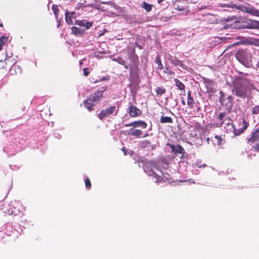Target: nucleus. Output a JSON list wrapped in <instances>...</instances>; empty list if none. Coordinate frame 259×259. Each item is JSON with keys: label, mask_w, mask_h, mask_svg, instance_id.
<instances>
[{"label": "nucleus", "mask_w": 259, "mask_h": 259, "mask_svg": "<svg viewBox=\"0 0 259 259\" xmlns=\"http://www.w3.org/2000/svg\"><path fill=\"white\" fill-rule=\"evenodd\" d=\"M240 81L233 83L232 92L234 95L241 98H248L251 91L255 90L253 84L248 79L243 77H238Z\"/></svg>", "instance_id": "f257e3e1"}, {"label": "nucleus", "mask_w": 259, "mask_h": 259, "mask_svg": "<svg viewBox=\"0 0 259 259\" xmlns=\"http://www.w3.org/2000/svg\"><path fill=\"white\" fill-rule=\"evenodd\" d=\"M219 8H235L243 12L250 14L252 16L259 17V10L250 5L249 4H237L234 2H227L225 3H220L218 4Z\"/></svg>", "instance_id": "f03ea898"}, {"label": "nucleus", "mask_w": 259, "mask_h": 259, "mask_svg": "<svg viewBox=\"0 0 259 259\" xmlns=\"http://www.w3.org/2000/svg\"><path fill=\"white\" fill-rule=\"evenodd\" d=\"M107 87L104 86L98 89L97 92L90 95L83 102L84 107L89 111L92 110V107L96 106L103 97V93L107 90Z\"/></svg>", "instance_id": "7ed1b4c3"}, {"label": "nucleus", "mask_w": 259, "mask_h": 259, "mask_svg": "<svg viewBox=\"0 0 259 259\" xmlns=\"http://www.w3.org/2000/svg\"><path fill=\"white\" fill-rule=\"evenodd\" d=\"M252 53L248 50H239L236 54V58L239 62L247 68L252 66Z\"/></svg>", "instance_id": "20e7f679"}, {"label": "nucleus", "mask_w": 259, "mask_h": 259, "mask_svg": "<svg viewBox=\"0 0 259 259\" xmlns=\"http://www.w3.org/2000/svg\"><path fill=\"white\" fill-rule=\"evenodd\" d=\"M143 169L144 171L147 173L149 176H153V181L155 183H160L162 180L160 176L157 175L154 171V169H157L156 165L155 163L146 161L144 163Z\"/></svg>", "instance_id": "39448f33"}, {"label": "nucleus", "mask_w": 259, "mask_h": 259, "mask_svg": "<svg viewBox=\"0 0 259 259\" xmlns=\"http://www.w3.org/2000/svg\"><path fill=\"white\" fill-rule=\"evenodd\" d=\"M131 58L132 61V64L130 65L131 74L134 78H137L139 76L138 57L136 55H133Z\"/></svg>", "instance_id": "423d86ee"}, {"label": "nucleus", "mask_w": 259, "mask_h": 259, "mask_svg": "<svg viewBox=\"0 0 259 259\" xmlns=\"http://www.w3.org/2000/svg\"><path fill=\"white\" fill-rule=\"evenodd\" d=\"M230 121L231 119L230 117L227 116L226 112H220L218 118L217 119L214 125L216 127H220L223 125V123L229 125Z\"/></svg>", "instance_id": "0eeeda50"}, {"label": "nucleus", "mask_w": 259, "mask_h": 259, "mask_svg": "<svg viewBox=\"0 0 259 259\" xmlns=\"http://www.w3.org/2000/svg\"><path fill=\"white\" fill-rule=\"evenodd\" d=\"M116 106H111L108 108L105 109L104 110H102L100 111V112L98 114V117L103 120L113 114L115 111H116Z\"/></svg>", "instance_id": "6e6552de"}, {"label": "nucleus", "mask_w": 259, "mask_h": 259, "mask_svg": "<svg viewBox=\"0 0 259 259\" xmlns=\"http://www.w3.org/2000/svg\"><path fill=\"white\" fill-rule=\"evenodd\" d=\"M167 146H169L171 152L175 155L182 154V155H183L185 153L184 149L180 145H175L168 143L167 144Z\"/></svg>", "instance_id": "1a4fd4ad"}, {"label": "nucleus", "mask_w": 259, "mask_h": 259, "mask_svg": "<svg viewBox=\"0 0 259 259\" xmlns=\"http://www.w3.org/2000/svg\"><path fill=\"white\" fill-rule=\"evenodd\" d=\"M244 27L248 29H255L259 30V21L249 19L245 23Z\"/></svg>", "instance_id": "9d476101"}, {"label": "nucleus", "mask_w": 259, "mask_h": 259, "mask_svg": "<svg viewBox=\"0 0 259 259\" xmlns=\"http://www.w3.org/2000/svg\"><path fill=\"white\" fill-rule=\"evenodd\" d=\"M5 205H6V207H7V206L9 207L8 208L6 209L4 208H2V209H3V212L9 215L14 214L16 215H17L18 212H20L19 209H16V207L12 206V205H10L9 204H5Z\"/></svg>", "instance_id": "9b49d317"}, {"label": "nucleus", "mask_w": 259, "mask_h": 259, "mask_svg": "<svg viewBox=\"0 0 259 259\" xmlns=\"http://www.w3.org/2000/svg\"><path fill=\"white\" fill-rule=\"evenodd\" d=\"M259 139V126L254 129L251 136L247 138L248 143H253Z\"/></svg>", "instance_id": "f8f14e48"}, {"label": "nucleus", "mask_w": 259, "mask_h": 259, "mask_svg": "<svg viewBox=\"0 0 259 259\" xmlns=\"http://www.w3.org/2000/svg\"><path fill=\"white\" fill-rule=\"evenodd\" d=\"M75 25L79 26L82 29H84V30L89 29L93 25L92 22H88L85 20H77L75 21Z\"/></svg>", "instance_id": "ddd939ff"}, {"label": "nucleus", "mask_w": 259, "mask_h": 259, "mask_svg": "<svg viewBox=\"0 0 259 259\" xmlns=\"http://www.w3.org/2000/svg\"><path fill=\"white\" fill-rule=\"evenodd\" d=\"M132 126L134 127H141L142 128H145L147 126V124L143 121L138 120L124 124L125 127H130Z\"/></svg>", "instance_id": "4468645a"}, {"label": "nucleus", "mask_w": 259, "mask_h": 259, "mask_svg": "<svg viewBox=\"0 0 259 259\" xmlns=\"http://www.w3.org/2000/svg\"><path fill=\"white\" fill-rule=\"evenodd\" d=\"M129 113L132 117H137L142 114V111L135 106L132 105L129 107Z\"/></svg>", "instance_id": "2eb2a0df"}, {"label": "nucleus", "mask_w": 259, "mask_h": 259, "mask_svg": "<svg viewBox=\"0 0 259 259\" xmlns=\"http://www.w3.org/2000/svg\"><path fill=\"white\" fill-rule=\"evenodd\" d=\"M170 62L172 65L176 66H180L182 68L186 69V66L181 61L179 60L177 57H171L170 56V58L169 59Z\"/></svg>", "instance_id": "dca6fc26"}, {"label": "nucleus", "mask_w": 259, "mask_h": 259, "mask_svg": "<svg viewBox=\"0 0 259 259\" xmlns=\"http://www.w3.org/2000/svg\"><path fill=\"white\" fill-rule=\"evenodd\" d=\"M143 134V131L141 130H134V128H130L127 135L129 136H132L136 137H141Z\"/></svg>", "instance_id": "f3484780"}, {"label": "nucleus", "mask_w": 259, "mask_h": 259, "mask_svg": "<svg viewBox=\"0 0 259 259\" xmlns=\"http://www.w3.org/2000/svg\"><path fill=\"white\" fill-rule=\"evenodd\" d=\"M139 147L142 149H153L154 147L151 145L150 142L147 140H144L138 144Z\"/></svg>", "instance_id": "a211bd4d"}, {"label": "nucleus", "mask_w": 259, "mask_h": 259, "mask_svg": "<svg viewBox=\"0 0 259 259\" xmlns=\"http://www.w3.org/2000/svg\"><path fill=\"white\" fill-rule=\"evenodd\" d=\"M72 32L75 35H82L84 33V29L81 27L73 26L71 28Z\"/></svg>", "instance_id": "6ab92c4d"}, {"label": "nucleus", "mask_w": 259, "mask_h": 259, "mask_svg": "<svg viewBox=\"0 0 259 259\" xmlns=\"http://www.w3.org/2000/svg\"><path fill=\"white\" fill-rule=\"evenodd\" d=\"M174 81L175 85L178 87V88L181 91H183L184 95H185V85L177 78L174 79Z\"/></svg>", "instance_id": "aec40b11"}, {"label": "nucleus", "mask_w": 259, "mask_h": 259, "mask_svg": "<svg viewBox=\"0 0 259 259\" xmlns=\"http://www.w3.org/2000/svg\"><path fill=\"white\" fill-rule=\"evenodd\" d=\"M153 6V5L148 4L145 2H144L141 4L142 8H144L148 13L151 11Z\"/></svg>", "instance_id": "412c9836"}, {"label": "nucleus", "mask_w": 259, "mask_h": 259, "mask_svg": "<svg viewBox=\"0 0 259 259\" xmlns=\"http://www.w3.org/2000/svg\"><path fill=\"white\" fill-rule=\"evenodd\" d=\"M191 92L189 91L188 92L187 104L190 108H192L193 107V104L194 103V100L193 98L191 97Z\"/></svg>", "instance_id": "4be33fe9"}, {"label": "nucleus", "mask_w": 259, "mask_h": 259, "mask_svg": "<svg viewBox=\"0 0 259 259\" xmlns=\"http://www.w3.org/2000/svg\"><path fill=\"white\" fill-rule=\"evenodd\" d=\"M154 61L155 63L157 64L158 65L157 69L160 70L163 69V66L160 60V57L159 55H157Z\"/></svg>", "instance_id": "5701e85b"}, {"label": "nucleus", "mask_w": 259, "mask_h": 259, "mask_svg": "<svg viewBox=\"0 0 259 259\" xmlns=\"http://www.w3.org/2000/svg\"><path fill=\"white\" fill-rule=\"evenodd\" d=\"M161 123H172V119L170 117L162 116L160 117Z\"/></svg>", "instance_id": "b1692460"}, {"label": "nucleus", "mask_w": 259, "mask_h": 259, "mask_svg": "<svg viewBox=\"0 0 259 259\" xmlns=\"http://www.w3.org/2000/svg\"><path fill=\"white\" fill-rule=\"evenodd\" d=\"M52 9L54 15H55L56 20H58L59 10L57 6L55 5H53Z\"/></svg>", "instance_id": "393cba45"}, {"label": "nucleus", "mask_w": 259, "mask_h": 259, "mask_svg": "<svg viewBox=\"0 0 259 259\" xmlns=\"http://www.w3.org/2000/svg\"><path fill=\"white\" fill-rule=\"evenodd\" d=\"M155 91L157 95L160 96L165 93L166 90L163 87H158L156 88Z\"/></svg>", "instance_id": "a878e982"}, {"label": "nucleus", "mask_w": 259, "mask_h": 259, "mask_svg": "<svg viewBox=\"0 0 259 259\" xmlns=\"http://www.w3.org/2000/svg\"><path fill=\"white\" fill-rule=\"evenodd\" d=\"M113 60L118 62L119 64L124 65L126 63V62L123 60V59L121 57H118L116 58H113Z\"/></svg>", "instance_id": "bb28decb"}, {"label": "nucleus", "mask_w": 259, "mask_h": 259, "mask_svg": "<svg viewBox=\"0 0 259 259\" xmlns=\"http://www.w3.org/2000/svg\"><path fill=\"white\" fill-rule=\"evenodd\" d=\"M4 151L8 154V155H13L16 154L15 151H12L9 147H5Z\"/></svg>", "instance_id": "cd10ccee"}, {"label": "nucleus", "mask_w": 259, "mask_h": 259, "mask_svg": "<svg viewBox=\"0 0 259 259\" xmlns=\"http://www.w3.org/2000/svg\"><path fill=\"white\" fill-rule=\"evenodd\" d=\"M9 39V37L5 36H3L0 38V44L3 46L4 45Z\"/></svg>", "instance_id": "c85d7f7f"}, {"label": "nucleus", "mask_w": 259, "mask_h": 259, "mask_svg": "<svg viewBox=\"0 0 259 259\" xmlns=\"http://www.w3.org/2000/svg\"><path fill=\"white\" fill-rule=\"evenodd\" d=\"M84 181L86 188L88 189L90 188L91 187V183L89 179L87 177L84 176Z\"/></svg>", "instance_id": "c756f323"}, {"label": "nucleus", "mask_w": 259, "mask_h": 259, "mask_svg": "<svg viewBox=\"0 0 259 259\" xmlns=\"http://www.w3.org/2000/svg\"><path fill=\"white\" fill-rule=\"evenodd\" d=\"M65 20H66V22L67 23H68V24H73V20H72V17H71V16H68L67 14L65 15Z\"/></svg>", "instance_id": "7c9ffc66"}, {"label": "nucleus", "mask_w": 259, "mask_h": 259, "mask_svg": "<svg viewBox=\"0 0 259 259\" xmlns=\"http://www.w3.org/2000/svg\"><path fill=\"white\" fill-rule=\"evenodd\" d=\"M252 113L253 114H259V105L255 106L253 107L252 110Z\"/></svg>", "instance_id": "2f4dec72"}, {"label": "nucleus", "mask_w": 259, "mask_h": 259, "mask_svg": "<svg viewBox=\"0 0 259 259\" xmlns=\"http://www.w3.org/2000/svg\"><path fill=\"white\" fill-rule=\"evenodd\" d=\"M107 5L110 6L111 7L113 8L116 10H118L119 8V7L118 5L111 2H110V3H107Z\"/></svg>", "instance_id": "473e14b6"}, {"label": "nucleus", "mask_w": 259, "mask_h": 259, "mask_svg": "<svg viewBox=\"0 0 259 259\" xmlns=\"http://www.w3.org/2000/svg\"><path fill=\"white\" fill-rule=\"evenodd\" d=\"M68 16H71L72 18H74V16L75 15V12H68V11L67 10L65 11V15H67Z\"/></svg>", "instance_id": "72a5a7b5"}, {"label": "nucleus", "mask_w": 259, "mask_h": 259, "mask_svg": "<svg viewBox=\"0 0 259 259\" xmlns=\"http://www.w3.org/2000/svg\"><path fill=\"white\" fill-rule=\"evenodd\" d=\"M164 72L167 73L169 75H174L175 74V72L172 70L169 69V68L167 66L165 67V70L164 71Z\"/></svg>", "instance_id": "f704fd0d"}, {"label": "nucleus", "mask_w": 259, "mask_h": 259, "mask_svg": "<svg viewBox=\"0 0 259 259\" xmlns=\"http://www.w3.org/2000/svg\"><path fill=\"white\" fill-rule=\"evenodd\" d=\"M83 75L85 76H87L89 74V69L88 68H85L83 69Z\"/></svg>", "instance_id": "c9c22d12"}, {"label": "nucleus", "mask_w": 259, "mask_h": 259, "mask_svg": "<svg viewBox=\"0 0 259 259\" xmlns=\"http://www.w3.org/2000/svg\"><path fill=\"white\" fill-rule=\"evenodd\" d=\"M227 99L228 100V102L231 104V105L232 104V102H233V98L231 96H229L227 98Z\"/></svg>", "instance_id": "e433bc0d"}, {"label": "nucleus", "mask_w": 259, "mask_h": 259, "mask_svg": "<svg viewBox=\"0 0 259 259\" xmlns=\"http://www.w3.org/2000/svg\"><path fill=\"white\" fill-rule=\"evenodd\" d=\"M215 138L217 140L218 144L220 145L222 144V138L218 136H215Z\"/></svg>", "instance_id": "4c0bfd02"}, {"label": "nucleus", "mask_w": 259, "mask_h": 259, "mask_svg": "<svg viewBox=\"0 0 259 259\" xmlns=\"http://www.w3.org/2000/svg\"><path fill=\"white\" fill-rule=\"evenodd\" d=\"M253 148H254V149L258 151H259V142L255 144L253 146Z\"/></svg>", "instance_id": "58836bf2"}, {"label": "nucleus", "mask_w": 259, "mask_h": 259, "mask_svg": "<svg viewBox=\"0 0 259 259\" xmlns=\"http://www.w3.org/2000/svg\"><path fill=\"white\" fill-rule=\"evenodd\" d=\"M206 85L207 88H208V85H211V83H212V81L211 80L208 79L205 81Z\"/></svg>", "instance_id": "ea45409f"}, {"label": "nucleus", "mask_w": 259, "mask_h": 259, "mask_svg": "<svg viewBox=\"0 0 259 259\" xmlns=\"http://www.w3.org/2000/svg\"><path fill=\"white\" fill-rule=\"evenodd\" d=\"M54 137L58 139H60L61 138V135L58 133H55L54 134Z\"/></svg>", "instance_id": "a19ab883"}, {"label": "nucleus", "mask_w": 259, "mask_h": 259, "mask_svg": "<svg viewBox=\"0 0 259 259\" xmlns=\"http://www.w3.org/2000/svg\"><path fill=\"white\" fill-rule=\"evenodd\" d=\"M62 17H61L60 18L58 17V20H57V23H58L57 24V27H59L60 26V25H61V20L62 19Z\"/></svg>", "instance_id": "79ce46f5"}, {"label": "nucleus", "mask_w": 259, "mask_h": 259, "mask_svg": "<svg viewBox=\"0 0 259 259\" xmlns=\"http://www.w3.org/2000/svg\"><path fill=\"white\" fill-rule=\"evenodd\" d=\"M176 9L179 10V11H183V10H184V8L182 6H177Z\"/></svg>", "instance_id": "37998d69"}, {"label": "nucleus", "mask_w": 259, "mask_h": 259, "mask_svg": "<svg viewBox=\"0 0 259 259\" xmlns=\"http://www.w3.org/2000/svg\"><path fill=\"white\" fill-rule=\"evenodd\" d=\"M238 73L242 75L243 76H246L248 75V73H243V72H242L240 71H238Z\"/></svg>", "instance_id": "c03bdc74"}, {"label": "nucleus", "mask_w": 259, "mask_h": 259, "mask_svg": "<svg viewBox=\"0 0 259 259\" xmlns=\"http://www.w3.org/2000/svg\"><path fill=\"white\" fill-rule=\"evenodd\" d=\"M206 6H201L200 7H199L198 9L199 10H203V9H205L206 8Z\"/></svg>", "instance_id": "a18cd8bd"}, {"label": "nucleus", "mask_w": 259, "mask_h": 259, "mask_svg": "<svg viewBox=\"0 0 259 259\" xmlns=\"http://www.w3.org/2000/svg\"><path fill=\"white\" fill-rule=\"evenodd\" d=\"M105 80H108V78L107 77H103L99 80V81H101Z\"/></svg>", "instance_id": "49530a36"}, {"label": "nucleus", "mask_w": 259, "mask_h": 259, "mask_svg": "<svg viewBox=\"0 0 259 259\" xmlns=\"http://www.w3.org/2000/svg\"><path fill=\"white\" fill-rule=\"evenodd\" d=\"M122 151L124 152V155H126L127 153H126V149L124 147H123L122 149Z\"/></svg>", "instance_id": "de8ad7c7"}, {"label": "nucleus", "mask_w": 259, "mask_h": 259, "mask_svg": "<svg viewBox=\"0 0 259 259\" xmlns=\"http://www.w3.org/2000/svg\"><path fill=\"white\" fill-rule=\"evenodd\" d=\"M136 46L138 48H139L140 49H142V46H141V45H139L138 44H136Z\"/></svg>", "instance_id": "09e8293b"}, {"label": "nucleus", "mask_w": 259, "mask_h": 259, "mask_svg": "<svg viewBox=\"0 0 259 259\" xmlns=\"http://www.w3.org/2000/svg\"><path fill=\"white\" fill-rule=\"evenodd\" d=\"M16 67H18V66H17V65H13V66H12V67H11V71H12V70H13V69H15V68H16Z\"/></svg>", "instance_id": "8fccbe9b"}, {"label": "nucleus", "mask_w": 259, "mask_h": 259, "mask_svg": "<svg viewBox=\"0 0 259 259\" xmlns=\"http://www.w3.org/2000/svg\"><path fill=\"white\" fill-rule=\"evenodd\" d=\"M124 68L126 69H130V66L128 67V66L127 65H126L125 64H124Z\"/></svg>", "instance_id": "3c124183"}, {"label": "nucleus", "mask_w": 259, "mask_h": 259, "mask_svg": "<svg viewBox=\"0 0 259 259\" xmlns=\"http://www.w3.org/2000/svg\"><path fill=\"white\" fill-rule=\"evenodd\" d=\"M182 103L183 105H185V100H184L183 98H182Z\"/></svg>", "instance_id": "603ef678"}, {"label": "nucleus", "mask_w": 259, "mask_h": 259, "mask_svg": "<svg viewBox=\"0 0 259 259\" xmlns=\"http://www.w3.org/2000/svg\"><path fill=\"white\" fill-rule=\"evenodd\" d=\"M107 3H110V2H101V3L103 4H107Z\"/></svg>", "instance_id": "864d4df0"}, {"label": "nucleus", "mask_w": 259, "mask_h": 259, "mask_svg": "<svg viewBox=\"0 0 259 259\" xmlns=\"http://www.w3.org/2000/svg\"><path fill=\"white\" fill-rule=\"evenodd\" d=\"M162 1H163V0H157V3L158 4H160L162 3Z\"/></svg>", "instance_id": "5fc2aeb1"}, {"label": "nucleus", "mask_w": 259, "mask_h": 259, "mask_svg": "<svg viewBox=\"0 0 259 259\" xmlns=\"http://www.w3.org/2000/svg\"><path fill=\"white\" fill-rule=\"evenodd\" d=\"M148 134L147 133L145 135H144L143 136H142L143 138H145L147 136H148Z\"/></svg>", "instance_id": "6e6d98bb"}, {"label": "nucleus", "mask_w": 259, "mask_h": 259, "mask_svg": "<svg viewBox=\"0 0 259 259\" xmlns=\"http://www.w3.org/2000/svg\"><path fill=\"white\" fill-rule=\"evenodd\" d=\"M206 166V164H203V165H200L199 167H201V166L205 167V166Z\"/></svg>", "instance_id": "4d7b16f0"}, {"label": "nucleus", "mask_w": 259, "mask_h": 259, "mask_svg": "<svg viewBox=\"0 0 259 259\" xmlns=\"http://www.w3.org/2000/svg\"><path fill=\"white\" fill-rule=\"evenodd\" d=\"M3 46L0 44V51L2 50Z\"/></svg>", "instance_id": "13d9d810"}, {"label": "nucleus", "mask_w": 259, "mask_h": 259, "mask_svg": "<svg viewBox=\"0 0 259 259\" xmlns=\"http://www.w3.org/2000/svg\"><path fill=\"white\" fill-rule=\"evenodd\" d=\"M180 95H184V92L183 91H182V93L180 94Z\"/></svg>", "instance_id": "bf43d9fd"}, {"label": "nucleus", "mask_w": 259, "mask_h": 259, "mask_svg": "<svg viewBox=\"0 0 259 259\" xmlns=\"http://www.w3.org/2000/svg\"><path fill=\"white\" fill-rule=\"evenodd\" d=\"M256 67H257V68L259 67V63H258L256 64Z\"/></svg>", "instance_id": "052dcab7"}, {"label": "nucleus", "mask_w": 259, "mask_h": 259, "mask_svg": "<svg viewBox=\"0 0 259 259\" xmlns=\"http://www.w3.org/2000/svg\"><path fill=\"white\" fill-rule=\"evenodd\" d=\"M243 132V130H242V131H241V132L239 133V134H236V135L240 134V133H241V132Z\"/></svg>", "instance_id": "680f3d73"}, {"label": "nucleus", "mask_w": 259, "mask_h": 259, "mask_svg": "<svg viewBox=\"0 0 259 259\" xmlns=\"http://www.w3.org/2000/svg\"><path fill=\"white\" fill-rule=\"evenodd\" d=\"M2 26H3V24H2V23H0V27H2Z\"/></svg>", "instance_id": "e2e57ef3"}, {"label": "nucleus", "mask_w": 259, "mask_h": 259, "mask_svg": "<svg viewBox=\"0 0 259 259\" xmlns=\"http://www.w3.org/2000/svg\"><path fill=\"white\" fill-rule=\"evenodd\" d=\"M164 178H165V179H168V178L167 177H164Z\"/></svg>", "instance_id": "0e129e2a"}, {"label": "nucleus", "mask_w": 259, "mask_h": 259, "mask_svg": "<svg viewBox=\"0 0 259 259\" xmlns=\"http://www.w3.org/2000/svg\"><path fill=\"white\" fill-rule=\"evenodd\" d=\"M82 64V62H81V61H80V64Z\"/></svg>", "instance_id": "69168bd1"}, {"label": "nucleus", "mask_w": 259, "mask_h": 259, "mask_svg": "<svg viewBox=\"0 0 259 259\" xmlns=\"http://www.w3.org/2000/svg\"><path fill=\"white\" fill-rule=\"evenodd\" d=\"M246 128V126H244V129H245Z\"/></svg>", "instance_id": "338daca9"}]
</instances>
